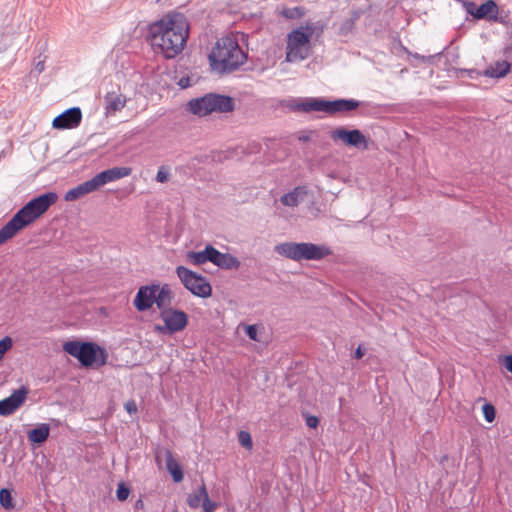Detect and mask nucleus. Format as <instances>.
<instances>
[{"mask_svg": "<svg viewBox=\"0 0 512 512\" xmlns=\"http://www.w3.org/2000/svg\"><path fill=\"white\" fill-rule=\"evenodd\" d=\"M188 36V22L181 13L163 16L152 23L148 30V39L154 52L162 54L166 59L175 58L183 51Z\"/></svg>", "mask_w": 512, "mask_h": 512, "instance_id": "nucleus-1", "label": "nucleus"}, {"mask_svg": "<svg viewBox=\"0 0 512 512\" xmlns=\"http://www.w3.org/2000/svg\"><path fill=\"white\" fill-rule=\"evenodd\" d=\"M58 196L55 192H47L31 199L0 229V245L16 235L41 215L53 204Z\"/></svg>", "mask_w": 512, "mask_h": 512, "instance_id": "nucleus-2", "label": "nucleus"}, {"mask_svg": "<svg viewBox=\"0 0 512 512\" xmlns=\"http://www.w3.org/2000/svg\"><path fill=\"white\" fill-rule=\"evenodd\" d=\"M247 60V53L242 50L233 36L219 38L209 54L212 70L218 74H227L238 70Z\"/></svg>", "mask_w": 512, "mask_h": 512, "instance_id": "nucleus-3", "label": "nucleus"}, {"mask_svg": "<svg viewBox=\"0 0 512 512\" xmlns=\"http://www.w3.org/2000/svg\"><path fill=\"white\" fill-rule=\"evenodd\" d=\"M321 21H307L304 26L293 29L287 35L286 61L295 62L306 59L309 55L310 39L315 33L320 35L324 31Z\"/></svg>", "mask_w": 512, "mask_h": 512, "instance_id": "nucleus-4", "label": "nucleus"}, {"mask_svg": "<svg viewBox=\"0 0 512 512\" xmlns=\"http://www.w3.org/2000/svg\"><path fill=\"white\" fill-rule=\"evenodd\" d=\"M173 300L174 293L169 284L160 285V283L153 282L138 288L133 305L138 312H145L150 310L154 304L158 310L162 309L164 305H172Z\"/></svg>", "mask_w": 512, "mask_h": 512, "instance_id": "nucleus-5", "label": "nucleus"}, {"mask_svg": "<svg viewBox=\"0 0 512 512\" xmlns=\"http://www.w3.org/2000/svg\"><path fill=\"white\" fill-rule=\"evenodd\" d=\"M63 349L85 367L102 366L106 363L105 350L93 342L68 341L63 345Z\"/></svg>", "mask_w": 512, "mask_h": 512, "instance_id": "nucleus-6", "label": "nucleus"}, {"mask_svg": "<svg viewBox=\"0 0 512 512\" xmlns=\"http://www.w3.org/2000/svg\"><path fill=\"white\" fill-rule=\"evenodd\" d=\"M176 273L184 287L193 295L201 298L211 296L212 287L205 277L184 266H178Z\"/></svg>", "mask_w": 512, "mask_h": 512, "instance_id": "nucleus-7", "label": "nucleus"}, {"mask_svg": "<svg viewBox=\"0 0 512 512\" xmlns=\"http://www.w3.org/2000/svg\"><path fill=\"white\" fill-rule=\"evenodd\" d=\"M159 317L163 321L164 329L168 331V334L183 331L189 322L186 312L173 308L171 305H164V307L159 310Z\"/></svg>", "mask_w": 512, "mask_h": 512, "instance_id": "nucleus-8", "label": "nucleus"}, {"mask_svg": "<svg viewBox=\"0 0 512 512\" xmlns=\"http://www.w3.org/2000/svg\"><path fill=\"white\" fill-rule=\"evenodd\" d=\"M330 136L333 141H341L343 144L358 150H366L368 148V138L359 129L347 130L339 127L334 129Z\"/></svg>", "mask_w": 512, "mask_h": 512, "instance_id": "nucleus-9", "label": "nucleus"}, {"mask_svg": "<svg viewBox=\"0 0 512 512\" xmlns=\"http://www.w3.org/2000/svg\"><path fill=\"white\" fill-rule=\"evenodd\" d=\"M274 251L293 261L307 260V242H283L274 247Z\"/></svg>", "mask_w": 512, "mask_h": 512, "instance_id": "nucleus-10", "label": "nucleus"}, {"mask_svg": "<svg viewBox=\"0 0 512 512\" xmlns=\"http://www.w3.org/2000/svg\"><path fill=\"white\" fill-rule=\"evenodd\" d=\"M28 389L25 386H21L15 390L10 396L0 400V416H9L13 414L18 408H20L28 394Z\"/></svg>", "mask_w": 512, "mask_h": 512, "instance_id": "nucleus-11", "label": "nucleus"}, {"mask_svg": "<svg viewBox=\"0 0 512 512\" xmlns=\"http://www.w3.org/2000/svg\"><path fill=\"white\" fill-rule=\"evenodd\" d=\"M82 120V112L79 107H72L58 116L52 121V126L55 129H73L80 125Z\"/></svg>", "mask_w": 512, "mask_h": 512, "instance_id": "nucleus-12", "label": "nucleus"}, {"mask_svg": "<svg viewBox=\"0 0 512 512\" xmlns=\"http://www.w3.org/2000/svg\"><path fill=\"white\" fill-rule=\"evenodd\" d=\"M187 503L192 509L202 506L205 512H214L217 507V504L210 500L204 483L188 495Z\"/></svg>", "mask_w": 512, "mask_h": 512, "instance_id": "nucleus-13", "label": "nucleus"}, {"mask_svg": "<svg viewBox=\"0 0 512 512\" xmlns=\"http://www.w3.org/2000/svg\"><path fill=\"white\" fill-rule=\"evenodd\" d=\"M131 172L132 169L130 167H113L96 174L92 178V181L98 190L100 187L107 183L114 182L129 176Z\"/></svg>", "mask_w": 512, "mask_h": 512, "instance_id": "nucleus-14", "label": "nucleus"}, {"mask_svg": "<svg viewBox=\"0 0 512 512\" xmlns=\"http://www.w3.org/2000/svg\"><path fill=\"white\" fill-rule=\"evenodd\" d=\"M463 7L469 15L477 20H489L491 13L498 11V6L493 0H487L479 6L473 1H466L463 3Z\"/></svg>", "mask_w": 512, "mask_h": 512, "instance_id": "nucleus-15", "label": "nucleus"}, {"mask_svg": "<svg viewBox=\"0 0 512 512\" xmlns=\"http://www.w3.org/2000/svg\"><path fill=\"white\" fill-rule=\"evenodd\" d=\"M221 253L222 252L218 251L212 245H207L202 251H189L187 257L194 265H202L206 262H211L216 266Z\"/></svg>", "mask_w": 512, "mask_h": 512, "instance_id": "nucleus-16", "label": "nucleus"}, {"mask_svg": "<svg viewBox=\"0 0 512 512\" xmlns=\"http://www.w3.org/2000/svg\"><path fill=\"white\" fill-rule=\"evenodd\" d=\"M235 109V100L228 96L218 93H211V108L212 113H229Z\"/></svg>", "mask_w": 512, "mask_h": 512, "instance_id": "nucleus-17", "label": "nucleus"}, {"mask_svg": "<svg viewBox=\"0 0 512 512\" xmlns=\"http://www.w3.org/2000/svg\"><path fill=\"white\" fill-rule=\"evenodd\" d=\"M211 93H207L202 97L191 99L187 103V110L199 117L210 115Z\"/></svg>", "mask_w": 512, "mask_h": 512, "instance_id": "nucleus-18", "label": "nucleus"}, {"mask_svg": "<svg viewBox=\"0 0 512 512\" xmlns=\"http://www.w3.org/2000/svg\"><path fill=\"white\" fill-rule=\"evenodd\" d=\"M360 106V102L355 99H336L328 100L327 114L334 115L336 113H345L356 110Z\"/></svg>", "mask_w": 512, "mask_h": 512, "instance_id": "nucleus-19", "label": "nucleus"}, {"mask_svg": "<svg viewBox=\"0 0 512 512\" xmlns=\"http://www.w3.org/2000/svg\"><path fill=\"white\" fill-rule=\"evenodd\" d=\"M328 100L323 98H305L297 103L294 108L298 111L309 113L312 111L327 113Z\"/></svg>", "mask_w": 512, "mask_h": 512, "instance_id": "nucleus-20", "label": "nucleus"}, {"mask_svg": "<svg viewBox=\"0 0 512 512\" xmlns=\"http://www.w3.org/2000/svg\"><path fill=\"white\" fill-rule=\"evenodd\" d=\"M106 114H115L122 110L127 102L126 96L120 92H107L104 97Z\"/></svg>", "mask_w": 512, "mask_h": 512, "instance_id": "nucleus-21", "label": "nucleus"}, {"mask_svg": "<svg viewBox=\"0 0 512 512\" xmlns=\"http://www.w3.org/2000/svg\"><path fill=\"white\" fill-rule=\"evenodd\" d=\"M96 190H97V188H96L94 182L92 181V179H90V180H87V181L77 185L76 187H74L72 189H69L65 193L64 199H65V201H76L79 198H81L91 192H94Z\"/></svg>", "mask_w": 512, "mask_h": 512, "instance_id": "nucleus-22", "label": "nucleus"}, {"mask_svg": "<svg viewBox=\"0 0 512 512\" xmlns=\"http://www.w3.org/2000/svg\"><path fill=\"white\" fill-rule=\"evenodd\" d=\"M306 186H297L292 191L281 196L280 201L284 206L296 207L307 196Z\"/></svg>", "mask_w": 512, "mask_h": 512, "instance_id": "nucleus-23", "label": "nucleus"}, {"mask_svg": "<svg viewBox=\"0 0 512 512\" xmlns=\"http://www.w3.org/2000/svg\"><path fill=\"white\" fill-rule=\"evenodd\" d=\"M510 70L511 64L508 61H497L483 71V76L499 79L505 77Z\"/></svg>", "mask_w": 512, "mask_h": 512, "instance_id": "nucleus-24", "label": "nucleus"}, {"mask_svg": "<svg viewBox=\"0 0 512 512\" xmlns=\"http://www.w3.org/2000/svg\"><path fill=\"white\" fill-rule=\"evenodd\" d=\"M331 254L328 246L307 242V261H320Z\"/></svg>", "mask_w": 512, "mask_h": 512, "instance_id": "nucleus-25", "label": "nucleus"}, {"mask_svg": "<svg viewBox=\"0 0 512 512\" xmlns=\"http://www.w3.org/2000/svg\"><path fill=\"white\" fill-rule=\"evenodd\" d=\"M165 462L166 468L171 474L175 482H181L184 477L183 470L179 463L174 459L173 454L170 450L165 451Z\"/></svg>", "mask_w": 512, "mask_h": 512, "instance_id": "nucleus-26", "label": "nucleus"}, {"mask_svg": "<svg viewBox=\"0 0 512 512\" xmlns=\"http://www.w3.org/2000/svg\"><path fill=\"white\" fill-rule=\"evenodd\" d=\"M50 434V426L47 423H41L36 428L28 432V439L34 444L44 443Z\"/></svg>", "mask_w": 512, "mask_h": 512, "instance_id": "nucleus-27", "label": "nucleus"}, {"mask_svg": "<svg viewBox=\"0 0 512 512\" xmlns=\"http://www.w3.org/2000/svg\"><path fill=\"white\" fill-rule=\"evenodd\" d=\"M241 263L235 256L229 254V253H221L216 266L221 269L226 270H232V269H238L240 267Z\"/></svg>", "mask_w": 512, "mask_h": 512, "instance_id": "nucleus-28", "label": "nucleus"}, {"mask_svg": "<svg viewBox=\"0 0 512 512\" xmlns=\"http://www.w3.org/2000/svg\"><path fill=\"white\" fill-rule=\"evenodd\" d=\"M278 13L282 17L288 19V20H295L299 19L305 14V8L302 6H296V7H281L278 8Z\"/></svg>", "mask_w": 512, "mask_h": 512, "instance_id": "nucleus-29", "label": "nucleus"}, {"mask_svg": "<svg viewBox=\"0 0 512 512\" xmlns=\"http://www.w3.org/2000/svg\"><path fill=\"white\" fill-rule=\"evenodd\" d=\"M0 504L7 510L15 507L11 492L6 488L0 489Z\"/></svg>", "mask_w": 512, "mask_h": 512, "instance_id": "nucleus-30", "label": "nucleus"}, {"mask_svg": "<svg viewBox=\"0 0 512 512\" xmlns=\"http://www.w3.org/2000/svg\"><path fill=\"white\" fill-rule=\"evenodd\" d=\"M354 22H355L354 18L345 19L339 27V31H338L339 35L346 36L349 33H351L354 28Z\"/></svg>", "mask_w": 512, "mask_h": 512, "instance_id": "nucleus-31", "label": "nucleus"}, {"mask_svg": "<svg viewBox=\"0 0 512 512\" xmlns=\"http://www.w3.org/2000/svg\"><path fill=\"white\" fill-rule=\"evenodd\" d=\"M482 412L484 415V418L487 422L491 423L495 420L496 417V410L495 407L490 403H485L482 406Z\"/></svg>", "mask_w": 512, "mask_h": 512, "instance_id": "nucleus-32", "label": "nucleus"}, {"mask_svg": "<svg viewBox=\"0 0 512 512\" xmlns=\"http://www.w3.org/2000/svg\"><path fill=\"white\" fill-rule=\"evenodd\" d=\"M238 441L246 449H251L253 446L251 435L247 431H240L238 433Z\"/></svg>", "mask_w": 512, "mask_h": 512, "instance_id": "nucleus-33", "label": "nucleus"}, {"mask_svg": "<svg viewBox=\"0 0 512 512\" xmlns=\"http://www.w3.org/2000/svg\"><path fill=\"white\" fill-rule=\"evenodd\" d=\"M13 341L9 336H5L0 340V360L3 359L7 351L12 348Z\"/></svg>", "mask_w": 512, "mask_h": 512, "instance_id": "nucleus-34", "label": "nucleus"}, {"mask_svg": "<svg viewBox=\"0 0 512 512\" xmlns=\"http://www.w3.org/2000/svg\"><path fill=\"white\" fill-rule=\"evenodd\" d=\"M129 494H130L129 487L123 482L119 483L117 486V490H116L117 499L119 501H124L128 498Z\"/></svg>", "mask_w": 512, "mask_h": 512, "instance_id": "nucleus-35", "label": "nucleus"}, {"mask_svg": "<svg viewBox=\"0 0 512 512\" xmlns=\"http://www.w3.org/2000/svg\"><path fill=\"white\" fill-rule=\"evenodd\" d=\"M245 334L253 341H260L258 338V327L256 325L245 326Z\"/></svg>", "mask_w": 512, "mask_h": 512, "instance_id": "nucleus-36", "label": "nucleus"}, {"mask_svg": "<svg viewBox=\"0 0 512 512\" xmlns=\"http://www.w3.org/2000/svg\"><path fill=\"white\" fill-rule=\"evenodd\" d=\"M442 54V51L441 52H438L436 53L435 55H428V56H425V55H420L418 53H415V54H412V57L416 60H419L421 63H432L434 58L436 56H440Z\"/></svg>", "mask_w": 512, "mask_h": 512, "instance_id": "nucleus-37", "label": "nucleus"}, {"mask_svg": "<svg viewBox=\"0 0 512 512\" xmlns=\"http://www.w3.org/2000/svg\"><path fill=\"white\" fill-rule=\"evenodd\" d=\"M169 180V173L164 166L160 167L156 174V181L159 183H166Z\"/></svg>", "mask_w": 512, "mask_h": 512, "instance_id": "nucleus-38", "label": "nucleus"}, {"mask_svg": "<svg viewBox=\"0 0 512 512\" xmlns=\"http://www.w3.org/2000/svg\"><path fill=\"white\" fill-rule=\"evenodd\" d=\"M507 15L499 14V10L491 13V16L489 17V21H494L501 24L507 23Z\"/></svg>", "mask_w": 512, "mask_h": 512, "instance_id": "nucleus-39", "label": "nucleus"}, {"mask_svg": "<svg viewBox=\"0 0 512 512\" xmlns=\"http://www.w3.org/2000/svg\"><path fill=\"white\" fill-rule=\"evenodd\" d=\"M461 74H465L470 79H477L478 77L483 75V72L477 69H463L461 70Z\"/></svg>", "mask_w": 512, "mask_h": 512, "instance_id": "nucleus-40", "label": "nucleus"}, {"mask_svg": "<svg viewBox=\"0 0 512 512\" xmlns=\"http://www.w3.org/2000/svg\"><path fill=\"white\" fill-rule=\"evenodd\" d=\"M319 424V419L316 416L309 415L306 417V425L309 428L315 429Z\"/></svg>", "mask_w": 512, "mask_h": 512, "instance_id": "nucleus-41", "label": "nucleus"}, {"mask_svg": "<svg viewBox=\"0 0 512 512\" xmlns=\"http://www.w3.org/2000/svg\"><path fill=\"white\" fill-rule=\"evenodd\" d=\"M125 409H126V411L130 415L136 414V412H137V405H136L135 401L130 400V401L126 402L125 403Z\"/></svg>", "mask_w": 512, "mask_h": 512, "instance_id": "nucleus-42", "label": "nucleus"}, {"mask_svg": "<svg viewBox=\"0 0 512 512\" xmlns=\"http://www.w3.org/2000/svg\"><path fill=\"white\" fill-rule=\"evenodd\" d=\"M503 365L512 374V355L504 357Z\"/></svg>", "mask_w": 512, "mask_h": 512, "instance_id": "nucleus-43", "label": "nucleus"}, {"mask_svg": "<svg viewBox=\"0 0 512 512\" xmlns=\"http://www.w3.org/2000/svg\"><path fill=\"white\" fill-rule=\"evenodd\" d=\"M363 356H364V350L362 349L361 345H359L354 352V357L356 359H361Z\"/></svg>", "mask_w": 512, "mask_h": 512, "instance_id": "nucleus-44", "label": "nucleus"}, {"mask_svg": "<svg viewBox=\"0 0 512 512\" xmlns=\"http://www.w3.org/2000/svg\"><path fill=\"white\" fill-rule=\"evenodd\" d=\"M144 508V502L142 501V499H138L135 504H134V509L135 511L139 510V509H143Z\"/></svg>", "mask_w": 512, "mask_h": 512, "instance_id": "nucleus-45", "label": "nucleus"}, {"mask_svg": "<svg viewBox=\"0 0 512 512\" xmlns=\"http://www.w3.org/2000/svg\"><path fill=\"white\" fill-rule=\"evenodd\" d=\"M179 85L182 88L188 87L189 86V78H181L180 81H179Z\"/></svg>", "mask_w": 512, "mask_h": 512, "instance_id": "nucleus-46", "label": "nucleus"}, {"mask_svg": "<svg viewBox=\"0 0 512 512\" xmlns=\"http://www.w3.org/2000/svg\"><path fill=\"white\" fill-rule=\"evenodd\" d=\"M155 330L162 334H168V331L166 329H164V325L163 326L155 325Z\"/></svg>", "mask_w": 512, "mask_h": 512, "instance_id": "nucleus-47", "label": "nucleus"}, {"mask_svg": "<svg viewBox=\"0 0 512 512\" xmlns=\"http://www.w3.org/2000/svg\"><path fill=\"white\" fill-rule=\"evenodd\" d=\"M35 69L41 73L43 70H44V62L42 61H39L36 65H35Z\"/></svg>", "mask_w": 512, "mask_h": 512, "instance_id": "nucleus-48", "label": "nucleus"}]
</instances>
